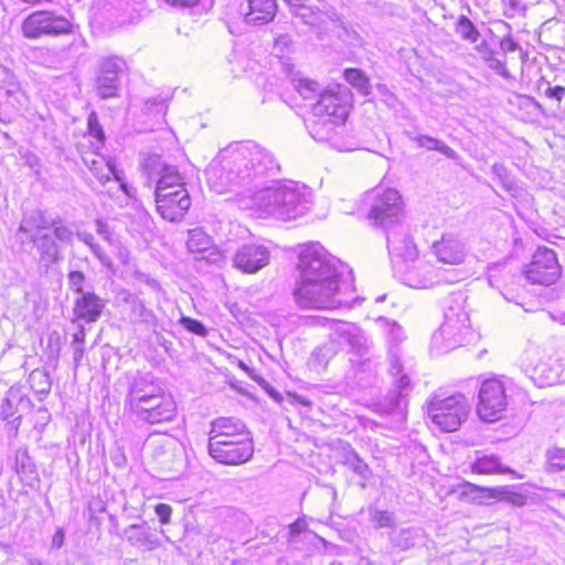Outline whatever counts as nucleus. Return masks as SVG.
I'll return each instance as SVG.
<instances>
[{
  "label": "nucleus",
  "mask_w": 565,
  "mask_h": 565,
  "mask_svg": "<svg viewBox=\"0 0 565 565\" xmlns=\"http://www.w3.org/2000/svg\"><path fill=\"white\" fill-rule=\"evenodd\" d=\"M191 206V199L188 191H179L174 198H168V194H159L156 200V207L162 218L169 222H180Z\"/></svg>",
  "instance_id": "20"
},
{
  "label": "nucleus",
  "mask_w": 565,
  "mask_h": 565,
  "mask_svg": "<svg viewBox=\"0 0 565 565\" xmlns=\"http://www.w3.org/2000/svg\"><path fill=\"white\" fill-rule=\"evenodd\" d=\"M409 139L416 142L417 147L427 150H436L451 160L458 159V153L443 141L426 135H408Z\"/></svg>",
  "instance_id": "33"
},
{
  "label": "nucleus",
  "mask_w": 565,
  "mask_h": 565,
  "mask_svg": "<svg viewBox=\"0 0 565 565\" xmlns=\"http://www.w3.org/2000/svg\"><path fill=\"white\" fill-rule=\"evenodd\" d=\"M478 399L477 413L481 420L494 423L503 417L508 407V396L501 380L493 377L482 381Z\"/></svg>",
  "instance_id": "8"
},
{
  "label": "nucleus",
  "mask_w": 565,
  "mask_h": 565,
  "mask_svg": "<svg viewBox=\"0 0 565 565\" xmlns=\"http://www.w3.org/2000/svg\"><path fill=\"white\" fill-rule=\"evenodd\" d=\"M279 171L274 156L253 141L230 143L205 170L206 182L216 193L234 192L241 209L260 217L291 221L311 207V191L291 180L266 181Z\"/></svg>",
  "instance_id": "1"
},
{
  "label": "nucleus",
  "mask_w": 565,
  "mask_h": 565,
  "mask_svg": "<svg viewBox=\"0 0 565 565\" xmlns=\"http://www.w3.org/2000/svg\"><path fill=\"white\" fill-rule=\"evenodd\" d=\"M422 536L419 527H401L394 529L388 534L392 547L398 551H407L416 545L417 540Z\"/></svg>",
  "instance_id": "31"
},
{
  "label": "nucleus",
  "mask_w": 565,
  "mask_h": 565,
  "mask_svg": "<svg viewBox=\"0 0 565 565\" xmlns=\"http://www.w3.org/2000/svg\"><path fill=\"white\" fill-rule=\"evenodd\" d=\"M270 252L259 244H244L233 257V266L245 274H254L268 265Z\"/></svg>",
  "instance_id": "17"
},
{
  "label": "nucleus",
  "mask_w": 565,
  "mask_h": 565,
  "mask_svg": "<svg viewBox=\"0 0 565 565\" xmlns=\"http://www.w3.org/2000/svg\"><path fill=\"white\" fill-rule=\"evenodd\" d=\"M340 352L333 345V343L328 339V341L319 347H317L310 354L308 360V365L311 370L320 373L326 371L330 361L333 360Z\"/></svg>",
  "instance_id": "30"
},
{
  "label": "nucleus",
  "mask_w": 565,
  "mask_h": 565,
  "mask_svg": "<svg viewBox=\"0 0 565 565\" xmlns=\"http://www.w3.org/2000/svg\"><path fill=\"white\" fill-rule=\"evenodd\" d=\"M105 301L95 292L86 291L75 299L73 313L78 320L87 323L96 322L103 313Z\"/></svg>",
  "instance_id": "23"
},
{
  "label": "nucleus",
  "mask_w": 565,
  "mask_h": 565,
  "mask_svg": "<svg viewBox=\"0 0 565 565\" xmlns=\"http://www.w3.org/2000/svg\"><path fill=\"white\" fill-rule=\"evenodd\" d=\"M209 438H252L245 424L237 418H217L212 422Z\"/></svg>",
  "instance_id": "25"
},
{
  "label": "nucleus",
  "mask_w": 565,
  "mask_h": 565,
  "mask_svg": "<svg viewBox=\"0 0 565 565\" xmlns=\"http://www.w3.org/2000/svg\"><path fill=\"white\" fill-rule=\"evenodd\" d=\"M342 462L355 475H358L364 482L370 480L372 476L370 467L350 445H347L344 448Z\"/></svg>",
  "instance_id": "32"
},
{
  "label": "nucleus",
  "mask_w": 565,
  "mask_h": 565,
  "mask_svg": "<svg viewBox=\"0 0 565 565\" xmlns=\"http://www.w3.org/2000/svg\"><path fill=\"white\" fill-rule=\"evenodd\" d=\"M126 63L121 57H104L99 62L95 79V89L102 99L118 96L120 75L124 73Z\"/></svg>",
  "instance_id": "12"
},
{
  "label": "nucleus",
  "mask_w": 565,
  "mask_h": 565,
  "mask_svg": "<svg viewBox=\"0 0 565 565\" xmlns=\"http://www.w3.org/2000/svg\"><path fill=\"white\" fill-rule=\"evenodd\" d=\"M370 521L375 529L392 527L395 525V515L388 511L370 510Z\"/></svg>",
  "instance_id": "46"
},
{
  "label": "nucleus",
  "mask_w": 565,
  "mask_h": 565,
  "mask_svg": "<svg viewBox=\"0 0 565 565\" xmlns=\"http://www.w3.org/2000/svg\"><path fill=\"white\" fill-rule=\"evenodd\" d=\"M167 4L174 8H192L199 3L200 0H163Z\"/></svg>",
  "instance_id": "61"
},
{
  "label": "nucleus",
  "mask_w": 565,
  "mask_h": 565,
  "mask_svg": "<svg viewBox=\"0 0 565 565\" xmlns=\"http://www.w3.org/2000/svg\"><path fill=\"white\" fill-rule=\"evenodd\" d=\"M292 85L295 89L305 98V99H311L316 96H319L321 94H324L327 90L321 92V87L319 83H317L313 79L307 78L301 76L300 74H296L292 77Z\"/></svg>",
  "instance_id": "37"
},
{
  "label": "nucleus",
  "mask_w": 565,
  "mask_h": 565,
  "mask_svg": "<svg viewBox=\"0 0 565 565\" xmlns=\"http://www.w3.org/2000/svg\"><path fill=\"white\" fill-rule=\"evenodd\" d=\"M531 379L540 387L565 383V351L535 364Z\"/></svg>",
  "instance_id": "16"
},
{
  "label": "nucleus",
  "mask_w": 565,
  "mask_h": 565,
  "mask_svg": "<svg viewBox=\"0 0 565 565\" xmlns=\"http://www.w3.org/2000/svg\"><path fill=\"white\" fill-rule=\"evenodd\" d=\"M71 29L72 24L67 19L50 11H35L29 14L22 23L23 35L28 39L66 34L71 32Z\"/></svg>",
  "instance_id": "10"
},
{
  "label": "nucleus",
  "mask_w": 565,
  "mask_h": 565,
  "mask_svg": "<svg viewBox=\"0 0 565 565\" xmlns=\"http://www.w3.org/2000/svg\"><path fill=\"white\" fill-rule=\"evenodd\" d=\"M29 404L30 401L19 390L10 388L1 406V416L4 420H8L18 413L19 406Z\"/></svg>",
  "instance_id": "35"
},
{
  "label": "nucleus",
  "mask_w": 565,
  "mask_h": 565,
  "mask_svg": "<svg viewBox=\"0 0 565 565\" xmlns=\"http://www.w3.org/2000/svg\"><path fill=\"white\" fill-rule=\"evenodd\" d=\"M154 512L158 515V518L162 524H168L170 522L172 508L169 504H166V503L157 504L154 508Z\"/></svg>",
  "instance_id": "55"
},
{
  "label": "nucleus",
  "mask_w": 565,
  "mask_h": 565,
  "mask_svg": "<svg viewBox=\"0 0 565 565\" xmlns=\"http://www.w3.org/2000/svg\"><path fill=\"white\" fill-rule=\"evenodd\" d=\"M544 95L546 98L555 100L557 104H559L565 98V87L559 85L551 86L547 84V87L544 90Z\"/></svg>",
  "instance_id": "54"
},
{
  "label": "nucleus",
  "mask_w": 565,
  "mask_h": 565,
  "mask_svg": "<svg viewBox=\"0 0 565 565\" xmlns=\"http://www.w3.org/2000/svg\"><path fill=\"white\" fill-rule=\"evenodd\" d=\"M470 413V404L462 394L447 397L435 396L428 405L431 422L444 431H456Z\"/></svg>",
  "instance_id": "7"
},
{
  "label": "nucleus",
  "mask_w": 565,
  "mask_h": 565,
  "mask_svg": "<svg viewBox=\"0 0 565 565\" xmlns=\"http://www.w3.org/2000/svg\"><path fill=\"white\" fill-rule=\"evenodd\" d=\"M116 248V256L118 257L119 262L122 265H128L130 260V252L129 249L121 244L119 241H116L115 244H113Z\"/></svg>",
  "instance_id": "57"
},
{
  "label": "nucleus",
  "mask_w": 565,
  "mask_h": 565,
  "mask_svg": "<svg viewBox=\"0 0 565 565\" xmlns=\"http://www.w3.org/2000/svg\"><path fill=\"white\" fill-rule=\"evenodd\" d=\"M30 239L36 246L40 253V260L50 266L61 258V249L54 237L47 233H32Z\"/></svg>",
  "instance_id": "26"
},
{
  "label": "nucleus",
  "mask_w": 565,
  "mask_h": 565,
  "mask_svg": "<svg viewBox=\"0 0 565 565\" xmlns=\"http://www.w3.org/2000/svg\"><path fill=\"white\" fill-rule=\"evenodd\" d=\"M467 487L471 490V492H479V491H488L490 492V497L491 498H495L498 497L499 494H502L504 492V489L499 487V488H493V489H489V488H481L479 486H476V484H472V483H467Z\"/></svg>",
  "instance_id": "60"
},
{
  "label": "nucleus",
  "mask_w": 565,
  "mask_h": 565,
  "mask_svg": "<svg viewBox=\"0 0 565 565\" xmlns=\"http://www.w3.org/2000/svg\"><path fill=\"white\" fill-rule=\"evenodd\" d=\"M455 32L465 41L476 43L480 33L476 25L466 17L460 15L455 24Z\"/></svg>",
  "instance_id": "41"
},
{
  "label": "nucleus",
  "mask_w": 565,
  "mask_h": 565,
  "mask_svg": "<svg viewBox=\"0 0 565 565\" xmlns=\"http://www.w3.org/2000/svg\"><path fill=\"white\" fill-rule=\"evenodd\" d=\"M344 78L353 87H355L363 95H369L371 85L369 78L364 73L358 68H348L344 71Z\"/></svg>",
  "instance_id": "43"
},
{
  "label": "nucleus",
  "mask_w": 565,
  "mask_h": 565,
  "mask_svg": "<svg viewBox=\"0 0 565 565\" xmlns=\"http://www.w3.org/2000/svg\"><path fill=\"white\" fill-rule=\"evenodd\" d=\"M561 276V266L554 250L539 247L527 265L525 277L533 284L552 285Z\"/></svg>",
  "instance_id": "11"
},
{
  "label": "nucleus",
  "mask_w": 565,
  "mask_h": 565,
  "mask_svg": "<svg viewBox=\"0 0 565 565\" xmlns=\"http://www.w3.org/2000/svg\"><path fill=\"white\" fill-rule=\"evenodd\" d=\"M145 168L150 177L154 179L156 185L162 186H185L180 172L174 166L163 163L159 157H150Z\"/></svg>",
  "instance_id": "22"
},
{
  "label": "nucleus",
  "mask_w": 565,
  "mask_h": 565,
  "mask_svg": "<svg viewBox=\"0 0 565 565\" xmlns=\"http://www.w3.org/2000/svg\"><path fill=\"white\" fill-rule=\"evenodd\" d=\"M299 277L294 290L296 302L303 309L331 310L351 306L354 299L351 270L319 243L298 248Z\"/></svg>",
  "instance_id": "2"
},
{
  "label": "nucleus",
  "mask_w": 565,
  "mask_h": 565,
  "mask_svg": "<svg viewBox=\"0 0 565 565\" xmlns=\"http://www.w3.org/2000/svg\"><path fill=\"white\" fill-rule=\"evenodd\" d=\"M20 424H21V415L13 416V418L11 420L8 419L9 429L13 433L14 436L18 434Z\"/></svg>",
  "instance_id": "63"
},
{
  "label": "nucleus",
  "mask_w": 565,
  "mask_h": 565,
  "mask_svg": "<svg viewBox=\"0 0 565 565\" xmlns=\"http://www.w3.org/2000/svg\"><path fill=\"white\" fill-rule=\"evenodd\" d=\"M209 452L221 463L241 465L253 457V439L209 438Z\"/></svg>",
  "instance_id": "9"
},
{
  "label": "nucleus",
  "mask_w": 565,
  "mask_h": 565,
  "mask_svg": "<svg viewBox=\"0 0 565 565\" xmlns=\"http://www.w3.org/2000/svg\"><path fill=\"white\" fill-rule=\"evenodd\" d=\"M365 200L370 205L367 218L374 225L387 231L402 224L403 202L398 191L377 186L366 192Z\"/></svg>",
  "instance_id": "6"
},
{
  "label": "nucleus",
  "mask_w": 565,
  "mask_h": 565,
  "mask_svg": "<svg viewBox=\"0 0 565 565\" xmlns=\"http://www.w3.org/2000/svg\"><path fill=\"white\" fill-rule=\"evenodd\" d=\"M56 239L62 243H71L73 238L72 230L61 220H55L52 227Z\"/></svg>",
  "instance_id": "49"
},
{
  "label": "nucleus",
  "mask_w": 565,
  "mask_h": 565,
  "mask_svg": "<svg viewBox=\"0 0 565 565\" xmlns=\"http://www.w3.org/2000/svg\"><path fill=\"white\" fill-rule=\"evenodd\" d=\"M377 322L386 333L387 341L390 342L391 345L390 349L394 350V347H396L399 342H402L405 339L403 328L397 322L384 317H380L377 319Z\"/></svg>",
  "instance_id": "40"
},
{
  "label": "nucleus",
  "mask_w": 565,
  "mask_h": 565,
  "mask_svg": "<svg viewBox=\"0 0 565 565\" xmlns=\"http://www.w3.org/2000/svg\"><path fill=\"white\" fill-rule=\"evenodd\" d=\"M434 255L440 263L459 265L465 260L466 246L456 235L445 234L431 246Z\"/></svg>",
  "instance_id": "21"
},
{
  "label": "nucleus",
  "mask_w": 565,
  "mask_h": 565,
  "mask_svg": "<svg viewBox=\"0 0 565 565\" xmlns=\"http://www.w3.org/2000/svg\"><path fill=\"white\" fill-rule=\"evenodd\" d=\"M188 249L191 253H201L211 246V238L200 228L189 231V237L186 241Z\"/></svg>",
  "instance_id": "42"
},
{
  "label": "nucleus",
  "mask_w": 565,
  "mask_h": 565,
  "mask_svg": "<svg viewBox=\"0 0 565 565\" xmlns=\"http://www.w3.org/2000/svg\"><path fill=\"white\" fill-rule=\"evenodd\" d=\"M471 335L468 313L459 307H449L444 322L431 335L430 347L437 354L447 353L463 345Z\"/></svg>",
  "instance_id": "5"
},
{
  "label": "nucleus",
  "mask_w": 565,
  "mask_h": 565,
  "mask_svg": "<svg viewBox=\"0 0 565 565\" xmlns=\"http://www.w3.org/2000/svg\"><path fill=\"white\" fill-rule=\"evenodd\" d=\"M471 470L479 475H493V473H511L516 479H522V475H518L514 470L503 466L499 457L494 455L482 456L476 459L471 466Z\"/></svg>",
  "instance_id": "29"
},
{
  "label": "nucleus",
  "mask_w": 565,
  "mask_h": 565,
  "mask_svg": "<svg viewBox=\"0 0 565 565\" xmlns=\"http://www.w3.org/2000/svg\"><path fill=\"white\" fill-rule=\"evenodd\" d=\"M401 270L403 284L415 289H425L440 281L439 271L426 262H419L414 265H405Z\"/></svg>",
  "instance_id": "18"
},
{
  "label": "nucleus",
  "mask_w": 565,
  "mask_h": 565,
  "mask_svg": "<svg viewBox=\"0 0 565 565\" xmlns=\"http://www.w3.org/2000/svg\"><path fill=\"white\" fill-rule=\"evenodd\" d=\"M55 220H51L46 217L44 212L36 210L33 211L20 225V231L32 234V233H43V230H49L52 227Z\"/></svg>",
  "instance_id": "34"
},
{
  "label": "nucleus",
  "mask_w": 565,
  "mask_h": 565,
  "mask_svg": "<svg viewBox=\"0 0 565 565\" xmlns=\"http://www.w3.org/2000/svg\"><path fill=\"white\" fill-rule=\"evenodd\" d=\"M546 469L557 472L565 469V449L554 447L546 451Z\"/></svg>",
  "instance_id": "45"
},
{
  "label": "nucleus",
  "mask_w": 565,
  "mask_h": 565,
  "mask_svg": "<svg viewBox=\"0 0 565 565\" xmlns=\"http://www.w3.org/2000/svg\"><path fill=\"white\" fill-rule=\"evenodd\" d=\"M484 60L487 61L489 67L492 68L493 71H495L498 74H500L502 76L507 75V67H505L504 62L499 60L494 52H489L484 56Z\"/></svg>",
  "instance_id": "53"
},
{
  "label": "nucleus",
  "mask_w": 565,
  "mask_h": 565,
  "mask_svg": "<svg viewBox=\"0 0 565 565\" xmlns=\"http://www.w3.org/2000/svg\"><path fill=\"white\" fill-rule=\"evenodd\" d=\"M312 323L323 327L329 331L328 339L339 352L347 349L349 353L364 358L373 349L372 339L356 323L332 320L326 317H315L312 318Z\"/></svg>",
  "instance_id": "4"
},
{
  "label": "nucleus",
  "mask_w": 565,
  "mask_h": 565,
  "mask_svg": "<svg viewBox=\"0 0 565 565\" xmlns=\"http://www.w3.org/2000/svg\"><path fill=\"white\" fill-rule=\"evenodd\" d=\"M85 281H86V276L81 270H71L67 274V284H68L70 289L75 294H79V296L82 295V292H85L83 290Z\"/></svg>",
  "instance_id": "47"
},
{
  "label": "nucleus",
  "mask_w": 565,
  "mask_h": 565,
  "mask_svg": "<svg viewBox=\"0 0 565 565\" xmlns=\"http://www.w3.org/2000/svg\"><path fill=\"white\" fill-rule=\"evenodd\" d=\"M277 8L276 0H246L241 4V13L245 23L263 25L274 20Z\"/></svg>",
  "instance_id": "19"
},
{
  "label": "nucleus",
  "mask_w": 565,
  "mask_h": 565,
  "mask_svg": "<svg viewBox=\"0 0 565 565\" xmlns=\"http://www.w3.org/2000/svg\"><path fill=\"white\" fill-rule=\"evenodd\" d=\"M83 160L100 183H106L110 181L111 178L120 181L115 163L111 160H107L97 153H93L90 157H84Z\"/></svg>",
  "instance_id": "28"
},
{
  "label": "nucleus",
  "mask_w": 565,
  "mask_h": 565,
  "mask_svg": "<svg viewBox=\"0 0 565 565\" xmlns=\"http://www.w3.org/2000/svg\"><path fill=\"white\" fill-rule=\"evenodd\" d=\"M160 446L162 447V458L158 456L157 459L159 463H161L164 469H172L178 457L177 450L179 448V444L177 439L169 435H162Z\"/></svg>",
  "instance_id": "38"
},
{
  "label": "nucleus",
  "mask_w": 565,
  "mask_h": 565,
  "mask_svg": "<svg viewBox=\"0 0 565 565\" xmlns=\"http://www.w3.org/2000/svg\"><path fill=\"white\" fill-rule=\"evenodd\" d=\"M386 232L387 249L394 263L414 262L418 255L416 244L408 234V228L401 224Z\"/></svg>",
  "instance_id": "15"
},
{
  "label": "nucleus",
  "mask_w": 565,
  "mask_h": 565,
  "mask_svg": "<svg viewBox=\"0 0 565 565\" xmlns=\"http://www.w3.org/2000/svg\"><path fill=\"white\" fill-rule=\"evenodd\" d=\"M76 236L82 243L88 246L90 252L103 266H105L109 270H113L114 264L111 258L106 254L103 247L95 242V237L93 234L88 232H78Z\"/></svg>",
  "instance_id": "36"
},
{
  "label": "nucleus",
  "mask_w": 565,
  "mask_h": 565,
  "mask_svg": "<svg viewBox=\"0 0 565 565\" xmlns=\"http://www.w3.org/2000/svg\"><path fill=\"white\" fill-rule=\"evenodd\" d=\"M180 323L183 326L184 329L196 335L205 337L207 334L206 328L199 320H195L190 317H182L180 319Z\"/></svg>",
  "instance_id": "50"
},
{
  "label": "nucleus",
  "mask_w": 565,
  "mask_h": 565,
  "mask_svg": "<svg viewBox=\"0 0 565 565\" xmlns=\"http://www.w3.org/2000/svg\"><path fill=\"white\" fill-rule=\"evenodd\" d=\"M288 541L292 545L308 542L317 548H319V545H322L324 550L330 545L324 539L320 537L313 531H310L307 526V522L302 519H298L290 524Z\"/></svg>",
  "instance_id": "27"
},
{
  "label": "nucleus",
  "mask_w": 565,
  "mask_h": 565,
  "mask_svg": "<svg viewBox=\"0 0 565 565\" xmlns=\"http://www.w3.org/2000/svg\"><path fill=\"white\" fill-rule=\"evenodd\" d=\"M500 49L503 52H514L519 49V44L510 35H505L500 40Z\"/></svg>",
  "instance_id": "58"
},
{
  "label": "nucleus",
  "mask_w": 565,
  "mask_h": 565,
  "mask_svg": "<svg viewBox=\"0 0 565 565\" xmlns=\"http://www.w3.org/2000/svg\"><path fill=\"white\" fill-rule=\"evenodd\" d=\"M182 190V191H188L185 189V186H177V188H168V186H162V185H156V189H154V200H159V194H168V198H174L175 199V194H179V191Z\"/></svg>",
  "instance_id": "56"
},
{
  "label": "nucleus",
  "mask_w": 565,
  "mask_h": 565,
  "mask_svg": "<svg viewBox=\"0 0 565 565\" xmlns=\"http://www.w3.org/2000/svg\"><path fill=\"white\" fill-rule=\"evenodd\" d=\"M397 380V385L401 390H404L409 386L411 380L406 374H399Z\"/></svg>",
  "instance_id": "64"
},
{
  "label": "nucleus",
  "mask_w": 565,
  "mask_h": 565,
  "mask_svg": "<svg viewBox=\"0 0 565 565\" xmlns=\"http://www.w3.org/2000/svg\"><path fill=\"white\" fill-rule=\"evenodd\" d=\"M347 116L348 108L343 98L333 90H327L312 106L306 126L316 141L327 142L338 151H352L355 142L347 132Z\"/></svg>",
  "instance_id": "3"
},
{
  "label": "nucleus",
  "mask_w": 565,
  "mask_h": 565,
  "mask_svg": "<svg viewBox=\"0 0 565 565\" xmlns=\"http://www.w3.org/2000/svg\"><path fill=\"white\" fill-rule=\"evenodd\" d=\"M491 171L505 189L509 190L512 188V180L510 178L509 171L502 163H494L491 167Z\"/></svg>",
  "instance_id": "51"
},
{
  "label": "nucleus",
  "mask_w": 565,
  "mask_h": 565,
  "mask_svg": "<svg viewBox=\"0 0 565 565\" xmlns=\"http://www.w3.org/2000/svg\"><path fill=\"white\" fill-rule=\"evenodd\" d=\"M15 470L22 478L33 479L36 475L35 465L25 448H20L15 454Z\"/></svg>",
  "instance_id": "39"
},
{
  "label": "nucleus",
  "mask_w": 565,
  "mask_h": 565,
  "mask_svg": "<svg viewBox=\"0 0 565 565\" xmlns=\"http://www.w3.org/2000/svg\"><path fill=\"white\" fill-rule=\"evenodd\" d=\"M87 125H88V132H89V135L93 138H95L97 140V142H98L96 148H99V146H102L104 143L105 134H104V130H103L102 126L99 125L97 115L95 113H92L88 116Z\"/></svg>",
  "instance_id": "48"
},
{
  "label": "nucleus",
  "mask_w": 565,
  "mask_h": 565,
  "mask_svg": "<svg viewBox=\"0 0 565 565\" xmlns=\"http://www.w3.org/2000/svg\"><path fill=\"white\" fill-rule=\"evenodd\" d=\"M162 392H164L163 388L151 374L138 373L132 376L129 382L128 392L125 398V408L130 412Z\"/></svg>",
  "instance_id": "14"
},
{
  "label": "nucleus",
  "mask_w": 565,
  "mask_h": 565,
  "mask_svg": "<svg viewBox=\"0 0 565 565\" xmlns=\"http://www.w3.org/2000/svg\"><path fill=\"white\" fill-rule=\"evenodd\" d=\"M124 533L130 545L142 551H153L161 545L159 537L146 523L130 524Z\"/></svg>",
  "instance_id": "24"
},
{
  "label": "nucleus",
  "mask_w": 565,
  "mask_h": 565,
  "mask_svg": "<svg viewBox=\"0 0 565 565\" xmlns=\"http://www.w3.org/2000/svg\"><path fill=\"white\" fill-rule=\"evenodd\" d=\"M29 384L38 394H47L51 391L50 376L45 371L40 369H35L30 373Z\"/></svg>",
  "instance_id": "44"
},
{
  "label": "nucleus",
  "mask_w": 565,
  "mask_h": 565,
  "mask_svg": "<svg viewBox=\"0 0 565 565\" xmlns=\"http://www.w3.org/2000/svg\"><path fill=\"white\" fill-rule=\"evenodd\" d=\"M65 534L62 529H57L52 537L51 547L52 548H61L64 544Z\"/></svg>",
  "instance_id": "62"
},
{
  "label": "nucleus",
  "mask_w": 565,
  "mask_h": 565,
  "mask_svg": "<svg viewBox=\"0 0 565 565\" xmlns=\"http://www.w3.org/2000/svg\"><path fill=\"white\" fill-rule=\"evenodd\" d=\"M96 232L97 234L107 243L115 244L116 238L113 235V231L110 230L109 225L102 218H97L95 222Z\"/></svg>",
  "instance_id": "52"
},
{
  "label": "nucleus",
  "mask_w": 565,
  "mask_h": 565,
  "mask_svg": "<svg viewBox=\"0 0 565 565\" xmlns=\"http://www.w3.org/2000/svg\"><path fill=\"white\" fill-rule=\"evenodd\" d=\"M390 354H391V369H390V371H391L392 375L397 376L403 371L399 358L396 355V352L394 350H392V349H390Z\"/></svg>",
  "instance_id": "59"
},
{
  "label": "nucleus",
  "mask_w": 565,
  "mask_h": 565,
  "mask_svg": "<svg viewBox=\"0 0 565 565\" xmlns=\"http://www.w3.org/2000/svg\"><path fill=\"white\" fill-rule=\"evenodd\" d=\"M139 420L149 424L171 422L177 415V405L171 395L162 392L152 399L130 411Z\"/></svg>",
  "instance_id": "13"
}]
</instances>
